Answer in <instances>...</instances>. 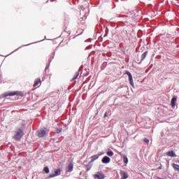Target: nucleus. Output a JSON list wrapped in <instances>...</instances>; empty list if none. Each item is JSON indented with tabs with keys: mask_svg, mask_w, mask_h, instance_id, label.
<instances>
[{
	"mask_svg": "<svg viewBox=\"0 0 179 179\" xmlns=\"http://www.w3.org/2000/svg\"><path fill=\"white\" fill-rule=\"evenodd\" d=\"M23 135H24L23 130L22 129H18L13 138L15 139V141H20V139L23 138Z\"/></svg>",
	"mask_w": 179,
	"mask_h": 179,
	"instance_id": "nucleus-1",
	"label": "nucleus"
},
{
	"mask_svg": "<svg viewBox=\"0 0 179 179\" xmlns=\"http://www.w3.org/2000/svg\"><path fill=\"white\" fill-rule=\"evenodd\" d=\"M20 92H5L3 94V97H9V96H20Z\"/></svg>",
	"mask_w": 179,
	"mask_h": 179,
	"instance_id": "nucleus-2",
	"label": "nucleus"
},
{
	"mask_svg": "<svg viewBox=\"0 0 179 179\" xmlns=\"http://www.w3.org/2000/svg\"><path fill=\"white\" fill-rule=\"evenodd\" d=\"M47 133H48V131H47V129H41L38 131V136L39 138H44V136L47 135Z\"/></svg>",
	"mask_w": 179,
	"mask_h": 179,
	"instance_id": "nucleus-3",
	"label": "nucleus"
},
{
	"mask_svg": "<svg viewBox=\"0 0 179 179\" xmlns=\"http://www.w3.org/2000/svg\"><path fill=\"white\" fill-rule=\"evenodd\" d=\"M94 179H104L106 178V176L102 172H96V174L94 175Z\"/></svg>",
	"mask_w": 179,
	"mask_h": 179,
	"instance_id": "nucleus-4",
	"label": "nucleus"
},
{
	"mask_svg": "<svg viewBox=\"0 0 179 179\" xmlns=\"http://www.w3.org/2000/svg\"><path fill=\"white\" fill-rule=\"evenodd\" d=\"M125 74L129 76V80L130 82V84L131 86L134 87V79L132 78V74L128 71H126Z\"/></svg>",
	"mask_w": 179,
	"mask_h": 179,
	"instance_id": "nucleus-5",
	"label": "nucleus"
},
{
	"mask_svg": "<svg viewBox=\"0 0 179 179\" xmlns=\"http://www.w3.org/2000/svg\"><path fill=\"white\" fill-rule=\"evenodd\" d=\"M110 160H111V159H110V157H107V156H105V157H103V159H101V162H102V163H103L104 164H107L110 163Z\"/></svg>",
	"mask_w": 179,
	"mask_h": 179,
	"instance_id": "nucleus-6",
	"label": "nucleus"
},
{
	"mask_svg": "<svg viewBox=\"0 0 179 179\" xmlns=\"http://www.w3.org/2000/svg\"><path fill=\"white\" fill-rule=\"evenodd\" d=\"M120 176L122 177L121 179H127L129 177L128 173H127V172H125L124 171H122L120 172Z\"/></svg>",
	"mask_w": 179,
	"mask_h": 179,
	"instance_id": "nucleus-7",
	"label": "nucleus"
},
{
	"mask_svg": "<svg viewBox=\"0 0 179 179\" xmlns=\"http://www.w3.org/2000/svg\"><path fill=\"white\" fill-rule=\"evenodd\" d=\"M67 171L69 173H72V171H73V162H71L69 164L68 168H67Z\"/></svg>",
	"mask_w": 179,
	"mask_h": 179,
	"instance_id": "nucleus-8",
	"label": "nucleus"
},
{
	"mask_svg": "<svg viewBox=\"0 0 179 179\" xmlns=\"http://www.w3.org/2000/svg\"><path fill=\"white\" fill-rule=\"evenodd\" d=\"M167 156H169L170 157H177V155H176V152L174 151L171 150L166 153Z\"/></svg>",
	"mask_w": 179,
	"mask_h": 179,
	"instance_id": "nucleus-9",
	"label": "nucleus"
},
{
	"mask_svg": "<svg viewBox=\"0 0 179 179\" xmlns=\"http://www.w3.org/2000/svg\"><path fill=\"white\" fill-rule=\"evenodd\" d=\"M177 101V98L173 97L171 99V106L173 107V108H174L176 107V102Z\"/></svg>",
	"mask_w": 179,
	"mask_h": 179,
	"instance_id": "nucleus-10",
	"label": "nucleus"
},
{
	"mask_svg": "<svg viewBox=\"0 0 179 179\" xmlns=\"http://www.w3.org/2000/svg\"><path fill=\"white\" fill-rule=\"evenodd\" d=\"M41 83V79L38 78L35 80L34 83V87H36V86H38V84Z\"/></svg>",
	"mask_w": 179,
	"mask_h": 179,
	"instance_id": "nucleus-11",
	"label": "nucleus"
},
{
	"mask_svg": "<svg viewBox=\"0 0 179 179\" xmlns=\"http://www.w3.org/2000/svg\"><path fill=\"white\" fill-rule=\"evenodd\" d=\"M100 157V155H95L91 157V162H94V160H97V159H99V157Z\"/></svg>",
	"mask_w": 179,
	"mask_h": 179,
	"instance_id": "nucleus-12",
	"label": "nucleus"
},
{
	"mask_svg": "<svg viewBox=\"0 0 179 179\" xmlns=\"http://www.w3.org/2000/svg\"><path fill=\"white\" fill-rule=\"evenodd\" d=\"M146 57H148V51H145L142 54L141 62L143 61V59H145V58H146Z\"/></svg>",
	"mask_w": 179,
	"mask_h": 179,
	"instance_id": "nucleus-13",
	"label": "nucleus"
},
{
	"mask_svg": "<svg viewBox=\"0 0 179 179\" xmlns=\"http://www.w3.org/2000/svg\"><path fill=\"white\" fill-rule=\"evenodd\" d=\"M107 156H109V157H113V156H114V152L111 150L108 151Z\"/></svg>",
	"mask_w": 179,
	"mask_h": 179,
	"instance_id": "nucleus-14",
	"label": "nucleus"
},
{
	"mask_svg": "<svg viewBox=\"0 0 179 179\" xmlns=\"http://www.w3.org/2000/svg\"><path fill=\"white\" fill-rule=\"evenodd\" d=\"M123 162L124 164H128V157H127V155H124L123 157Z\"/></svg>",
	"mask_w": 179,
	"mask_h": 179,
	"instance_id": "nucleus-15",
	"label": "nucleus"
},
{
	"mask_svg": "<svg viewBox=\"0 0 179 179\" xmlns=\"http://www.w3.org/2000/svg\"><path fill=\"white\" fill-rule=\"evenodd\" d=\"M173 167L174 170H176L177 171H179V165L177 164H173Z\"/></svg>",
	"mask_w": 179,
	"mask_h": 179,
	"instance_id": "nucleus-16",
	"label": "nucleus"
},
{
	"mask_svg": "<svg viewBox=\"0 0 179 179\" xmlns=\"http://www.w3.org/2000/svg\"><path fill=\"white\" fill-rule=\"evenodd\" d=\"M55 175L57 177V176H61V169H57L55 171Z\"/></svg>",
	"mask_w": 179,
	"mask_h": 179,
	"instance_id": "nucleus-17",
	"label": "nucleus"
},
{
	"mask_svg": "<svg viewBox=\"0 0 179 179\" xmlns=\"http://www.w3.org/2000/svg\"><path fill=\"white\" fill-rule=\"evenodd\" d=\"M79 76V71L76 72L75 76L73 77V80H75L76 79H78V77Z\"/></svg>",
	"mask_w": 179,
	"mask_h": 179,
	"instance_id": "nucleus-18",
	"label": "nucleus"
},
{
	"mask_svg": "<svg viewBox=\"0 0 179 179\" xmlns=\"http://www.w3.org/2000/svg\"><path fill=\"white\" fill-rule=\"evenodd\" d=\"M44 171L45 173H46V174H48V173H50V169H48V166L44 168Z\"/></svg>",
	"mask_w": 179,
	"mask_h": 179,
	"instance_id": "nucleus-19",
	"label": "nucleus"
},
{
	"mask_svg": "<svg viewBox=\"0 0 179 179\" xmlns=\"http://www.w3.org/2000/svg\"><path fill=\"white\" fill-rule=\"evenodd\" d=\"M61 132H62V128L57 129V131H56L57 134H61Z\"/></svg>",
	"mask_w": 179,
	"mask_h": 179,
	"instance_id": "nucleus-20",
	"label": "nucleus"
},
{
	"mask_svg": "<svg viewBox=\"0 0 179 179\" xmlns=\"http://www.w3.org/2000/svg\"><path fill=\"white\" fill-rule=\"evenodd\" d=\"M54 177H56L55 176V173H52V174H50L48 177V178H54Z\"/></svg>",
	"mask_w": 179,
	"mask_h": 179,
	"instance_id": "nucleus-21",
	"label": "nucleus"
},
{
	"mask_svg": "<svg viewBox=\"0 0 179 179\" xmlns=\"http://www.w3.org/2000/svg\"><path fill=\"white\" fill-rule=\"evenodd\" d=\"M144 142H145V143H149V139L147 138H144L143 139Z\"/></svg>",
	"mask_w": 179,
	"mask_h": 179,
	"instance_id": "nucleus-22",
	"label": "nucleus"
},
{
	"mask_svg": "<svg viewBox=\"0 0 179 179\" xmlns=\"http://www.w3.org/2000/svg\"><path fill=\"white\" fill-rule=\"evenodd\" d=\"M108 113L106 112L104 114V117L106 118V117H108Z\"/></svg>",
	"mask_w": 179,
	"mask_h": 179,
	"instance_id": "nucleus-23",
	"label": "nucleus"
},
{
	"mask_svg": "<svg viewBox=\"0 0 179 179\" xmlns=\"http://www.w3.org/2000/svg\"><path fill=\"white\" fill-rule=\"evenodd\" d=\"M48 68H50V65L46 66V67H45V71H47V69H48Z\"/></svg>",
	"mask_w": 179,
	"mask_h": 179,
	"instance_id": "nucleus-24",
	"label": "nucleus"
},
{
	"mask_svg": "<svg viewBox=\"0 0 179 179\" xmlns=\"http://www.w3.org/2000/svg\"><path fill=\"white\" fill-rule=\"evenodd\" d=\"M51 63V60H49V64H50Z\"/></svg>",
	"mask_w": 179,
	"mask_h": 179,
	"instance_id": "nucleus-25",
	"label": "nucleus"
},
{
	"mask_svg": "<svg viewBox=\"0 0 179 179\" xmlns=\"http://www.w3.org/2000/svg\"><path fill=\"white\" fill-rule=\"evenodd\" d=\"M159 170H162V166L159 167Z\"/></svg>",
	"mask_w": 179,
	"mask_h": 179,
	"instance_id": "nucleus-26",
	"label": "nucleus"
},
{
	"mask_svg": "<svg viewBox=\"0 0 179 179\" xmlns=\"http://www.w3.org/2000/svg\"><path fill=\"white\" fill-rule=\"evenodd\" d=\"M158 179H163V178H158Z\"/></svg>",
	"mask_w": 179,
	"mask_h": 179,
	"instance_id": "nucleus-27",
	"label": "nucleus"
},
{
	"mask_svg": "<svg viewBox=\"0 0 179 179\" xmlns=\"http://www.w3.org/2000/svg\"><path fill=\"white\" fill-rule=\"evenodd\" d=\"M30 45V44H28V45Z\"/></svg>",
	"mask_w": 179,
	"mask_h": 179,
	"instance_id": "nucleus-28",
	"label": "nucleus"
},
{
	"mask_svg": "<svg viewBox=\"0 0 179 179\" xmlns=\"http://www.w3.org/2000/svg\"><path fill=\"white\" fill-rule=\"evenodd\" d=\"M17 51V49L15 50V52Z\"/></svg>",
	"mask_w": 179,
	"mask_h": 179,
	"instance_id": "nucleus-29",
	"label": "nucleus"
},
{
	"mask_svg": "<svg viewBox=\"0 0 179 179\" xmlns=\"http://www.w3.org/2000/svg\"><path fill=\"white\" fill-rule=\"evenodd\" d=\"M17 51V49L15 50V52Z\"/></svg>",
	"mask_w": 179,
	"mask_h": 179,
	"instance_id": "nucleus-30",
	"label": "nucleus"
}]
</instances>
